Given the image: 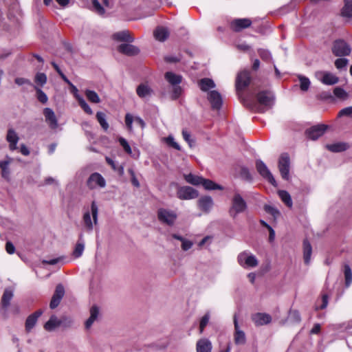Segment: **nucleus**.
<instances>
[{"label":"nucleus","mask_w":352,"mask_h":352,"mask_svg":"<svg viewBox=\"0 0 352 352\" xmlns=\"http://www.w3.org/2000/svg\"><path fill=\"white\" fill-rule=\"evenodd\" d=\"M347 63H348V60L346 58H338L335 61V65H336V68L338 69H342L346 67V66L347 65Z\"/></svg>","instance_id":"4d7b16f0"},{"label":"nucleus","mask_w":352,"mask_h":352,"mask_svg":"<svg viewBox=\"0 0 352 352\" xmlns=\"http://www.w3.org/2000/svg\"><path fill=\"white\" fill-rule=\"evenodd\" d=\"M60 300L61 299H60L58 298L52 296L50 304V308L55 309L56 307H58V305H59V303L60 302Z\"/></svg>","instance_id":"338daca9"},{"label":"nucleus","mask_w":352,"mask_h":352,"mask_svg":"<svg viewBox=\"0 0 352 352\" xmlns=\"http://www.w3.org/2000/svg\"><path fill=\"white\" fill-rule=\"evenodd\" d=\"M256 168L258 173L265 179H267L272 185L276 186V182L272 175L271 172L265 165V164L261 160H257L256 162Z\"/></svg>","instance_id":"9d476101"},{"label":"nucleus","mask_w":352,"mask_h":352,"mask_svg":"<svg viewBox=\"0 0 352 352\" xmlns=\"http://www.w3.org/2000/svg\"><path fill=\"white\" fill-rule=\"evenodd\" d=\"M278 194L282 201L289 208H292V201L289 192L286 190H279Z\"/></svg>","instance_id":"58836bf2"},{"label":"nucleus","mask_w":352,"mask_h":352,"mask_svg":"<svg viewBox=\"0 0 352 352\" xmlns=\"http://www.w3.org/2000/svg\"><path fill=\"white\" fill-rule=\"evenodd\" d=\"M75 98L78 100V102L79 105L80 106V107L84 110V111L86 113H87L89 115L93 114L92 109H91V107L89 106V104L86 102L85 99L81 96H80L78 94H75Z\"/></svg>","instance_id":"e433bc0d"},{"label":"nucleus","mask_w":352,"mask_h":352,"mask_svg":"<svg viewBox=\"0 0 352 352\" xmlns=\"http://www.w3.org/2000/svg\"><path fill=\"white\" fill-rule=\"evenodd\" d=\"M119 142L126 153H127L128 154H131L132 151L131 146H129V143L124 138H120Z\"/></svg>","instance_id":"5fc2aeb1"},{"label":"nucleus","mask_w":352,"mask_h":352,"mask_svg":"<svg viewBox=\"0 0 352 352\" xmlns=\"http://www.w3.org/2000/svg\"><path fill=\"white\" fill-rule=\"evenodd\" d=\"M12 297L13 290L10 288H6L1 298V305L3 309H6L8 308Z\"/></svg>","instance_id":"c85d7f7f"},{"label":"nucleus","mask_w":352,"mask_h":352,"mask_svg":"<svg viewBox=\"0 0 352 352\" xmlns=\"http://www.w3.org/2000/svg\"><path fill=\"white\" fill-rule=\"evenodd\" d=\"M65 294V289L62 285H58L53 296L62 299Z\"/></svg>","instance_id":"6e6d98bb"},{"label":"nucleus","mask_w":352,"mask_h":352,"mask_svg":"<svg viewBox=\"0 0 352 352\" xmlns=\"http://www.w3.org/2000/svg\"><path fill=\"white\" fill-rule=\"evenodd\" d=\"M157 216L158 221L164 225L173 226L177 219V214L175 211L160 208L157 210Z\"/></svg>","instance_id":"20e7f679"},{"label":"nucleus","mask_w":352,"mask_h":352,"mask_svg":"<svg viewBox=\"0 0 352 352\" xmlns=\"http://www.w3.org/2000/svg\"><path fill=\"white\" fill-rule=\"evenodd\" d=\"M210 320V313L207 312L200 320L199 331L203 333L204 328L208 324Z\"/></svg>","instance_id":"09e8293b"},{"label":"nucleus","mask_w":352,"mask_h":352,"mask_svg":"<svg viewBox=\"0 0 352 352\" xmlns=\"http://www.w3.org/2000/svg\"><path fill=\"white\" fill-rule=\"evenodd\" d=\"M299 80L300 89L304 91H307L310 85V80L309 78L302 76H300Z\"/></svg>","instance_id":"49530a36"},{"label":"nucleus","mask_w":352,"mask_h":352,"mask_svg":"<svg viewBox=\"0 0 352 352\" xmlns=\"http://www.w3.org/2000/svg\"><path fill=\"white\" fill-rule=\"evenodd\" d=\"M19 138L13 129H9L8 130L6 140L9 143V148L11 151H14L17 148V143Z\"/></svg>","instance_id":"a211bd4d"},{"label":"nucleus","mask_w":352,"mask_h":352,"mask_svg":"<svg viewBox=\"0 0 352 352\" xmlns=\"http://www.w3.org/2000/svg\"><path fill=\"white\" fill-rule=\"evenodd\" d=\"M113 38L119 41H126L131 43L134 41L133 37L131 35L130 32L127 30H124L115 33Z\"/></svg>","instance_id":"393cba45"},{"label":"nucleus","mask_w":352,"mask_h":352,"mask_svg":"<svg viewBox=\"0 0 352 352\" xmlns=\"http://www.w3.org/2000/svg\"><path fill=\"white\" fill-rule=\"evenodd\" d=\"M342 14L344 16L352 17V0H344Z\"/></svg>","instance_id":"a19ab883"},{"label":"nucleus","mask_w":352,"mask_h":352,"mask_svg":"<svg viewBox=\"0 0 352 352\" xmlns=\"http://www.w3.org/2000/svg\"><path fill=\"white\" fill-rule=\"evenodd\" d=\"M234 342L236 344H243L245 342V336L243 331L239 329V324L237 322L236 316H234Z\"/></svg>","instance_id":"6ab92c4d"},{"label":"nucleus","mask_w":352,"mask_h":352,"mask_svg":"<svg viewBox=\"0 0 352 352\" xmlns=\"http://www.w3.org/2000/svg\"><path fill=\"white\" fill-rule=\"evenodd\" d=\"M96 119L102 129L107 131L109 126L106 120V115L103 112L98 111L96 113Z\"/></svg>","instance_id":"4c0bfd02"},{"label":"nucleus","mask_w":352,"mask_h":352,"mask_svg":"<svg viewBox=\"0 0 352 352\" xmlns=\"http://www.w3.org/2000/svg\"><path fill=\"white\" fill-rule=\"evenodd\" d=\"M99 315V309L96 306H93L90 309V316L85 322L86 329H89L93 323L96 320Z\"/></svg>","instance_id":"c756f323"},{"label":"nucleus","mask_w":352,"mask_h":352,"mask_svg":"<svg viewBox=\"0 0 352 352\" xmlns=\"http://www.w3.org/2000/svg\"><path fill=\"white\" fill-rule=\"evenodd\" d=\"M327 129V126L324 124L316 125L307 129L306 134L309 139L316 140L324 134Z\"/></svg>","instance_id":"ddd939ff"},{"label":"nucleus","mask_w":352,"mask_h":352,"mask_svg":"<svg viewBox=\"0 0 352 352\" xmlns=\"http://www.w3.org/2000/svg\"><path fill=\"white\" fill-rule=\"evenodd\" d=\"M133 121L139 124L142 129L145 127V122L141 118L138 116L133 118L131 114L126 113L125 116V124L129 131L133 130L132 124Z\"/></svg>","instance_id":"aec40b11"},{"label":"nucleus","mask_w":352,"mask_h":352,"mask_svg":"<svg viewBox=\"0 0 352 352\" xmlns=\"http://www.w3.org/2000/svg\"><path fill=\"white\" fill-rule=\"evenodd\" d=\"M165 78L172 86L179 85L182 82V76L171 72L165 74Z\"/></svg>","instance_id":"72a5a7b5"},{"label":"nucleus","mask_w":352,"mask_h":352,"mask_svg":"<svg viewBox=\"0 0 352 352\" xmlns=\"http://www.w3.org/2000/svg\"><path fill=\"white\" fill-rule=\"evenodd\" d=\"M166 143L174 148L179 151L181 149L179 145L175 141V139L173 136L169 135L166 138Z\"/></svg>","instance_id":"052dcab7"},{"label":"nucleus","mask_w":352,"mask_h":352,"mask_svg":"<svg viewBox=\"0 0 352 352\" xmlns=\"http://www.w3.org/2000/svg\"><path fill=\"white\" fill-rule=\"evenodd\" d=\"M182 93V89L179 85L173 86V91L171 95L173 99L175 100L181 96Z\"/></svg>","instance_id":"8fccbe9b"},{"label":"nucleus","mask_w":352,"mask_h":352,"mask_svg":"<svg viewBox=\"0 0 352 352\" xmlns=\"http://www.w3.org/2000/svg\"><path fill=\"white\" fill-rule=\"evenodd\" d=\"M198 204L201 210L208 212L212 207L213 201L210 197L206 196L199 199Z\"/></svg>","instance_id":"b1692460"},{"label":"nucleus","mask_w":352,"mask_h":352,"mask_svg":"<svg viewBox=\"0 0 352 352\" xmlns=\"http://www.w3.org/2000/svg\"><path fill=\"white\" fill-rule=\"evenodd\" d=\"M239 264L243 268H253L258 265V262L254 255L248 251L241 252L237 257Z\"/></svg>","instance_id":"423d86ee"},{"label":"nucleus","mask_w":352,"mask_h":352,"mask_svg":"<svg viewBox=\"0 0 352 352\" xmlns=\"http://www.w3.org/2000/svg\"><path fill=\"white\" fill-rule=\"evenodd\" d=\"M42 314V311L38 310L28 317L25 321V329L28 331H30L34 327L37 319Z\"/></svg>","instance_id":"4be33fe9"},{"label":"nucleus","mask_w":352,"mask_h":352,"mask_svg":"<svg viewBox=\"0 0 352 352\" xmlns=\"http://www.w3.org/2000/svg\"><path fill=\"white\" fill-rule=\"evenodd\" d=\"M250 81V74L248 71L240 72L236 77V88L239 97L243 104L248 108H253L254 102L250 96H243L241 91L246 87Z\"/></svg>","instance_id":"f257e3e1"},{"label":"nucleus","mask_w":352,"mask_h":352,"mask_svg":"<svg viewBox=\"0 0 352 352\" xmlns=\"http://www.w3.org/2000/svg\"><path fill=\"white\" fill-rule=\"evenodd\" d=\"M93 10L100 15L104 14V8L100 4L98 0H92Z\"/></svg>","instance_id":"de8ad7c7"},{"label":"nucleus","mask_w":352,"mask_h":352,"mask_svg":"<svg viewBox=\"0 0 352 352\" xmlns=\"http://www.w3.org/2000/svg\"><path fill=\"white\" fill-rule=\"evenodd\" d=\"M206 190H223V187L210 179L203 178L201 184Z\"/></svg>","instance_id":"c9c22d12"},{"label":"nucleus","mask_w":352,"mask_h":352,"mask_svg":"<svg viewBox=\"0 0 352 352\" xmlns=\"http://www.w3.org/2000/svg\"><path fill=\"white\" fill-rule=\"evenodd\" d=\"M192 245V242L186 239L182 242V248L184 251L190 250Z\"/></svg>","instance_id":"0e129e2a"},{"label":"nucleus","mask_w":352,"mask_h":352,"mask_svg":"<svg viewBox=\"0 0 352 352\" xmlns=\"http://www.w3.org/2000/svg\"><path fill=\"white\" fill-rule=\"evenodd\" d=\"M241 176L245 179L250 180L252 179L249 170L245 167H242L240 172Z\"/></svg>","instance_id":"e2e57ef3"},{"label":"nucleus","mask_w":352,"mask_h":352,"mask_svg":"<svg viewBox=\"0 0 352 352\" xmlns=\"http://www.w3.org/2000/svg\"><path fill=\"white\" fill-rule=\"evenodd\" d=\"M87 186L90 190L103 188L106 186V181L102 175L94 173L88 177Z\"/></svg>","instance_id":"0eeeda50"},{"label":"nucleus","mask_w":352,"mask_h":352,"mask_svg":"<svg viewBox=\"0 0 352 352\" xmlns=\"http://www.w3.org/2000/svg\"><path fill=\"white\" fill-rule=\"evenodd\" d=\"M184 177L186 182L194 185V186H198L201 184V181H203V177H199L195 175H193L192 173L189 174H184Z\"/></svg>","instance_id":"f704fd0d"},{"label":"nucleus","mask_w":352,"mask_h":352,"mask_svg":"<svg viewBox=\"0 0 352 352\" xmlns=\"http://www.w3.org/2000/svg\"><path fill=\"white\" fill-rule=\"evenodd\" d=\"M334 95L339 98L344 99L347 97L346 92L341 87H336L333 90Z\"/></svg>","instance_id":"603ef678"},{"label":"nucleus","mask_w":352,"mask_h":352,"mask_svg":"<svg viewBox=\"0 0 352 352\" xmlns=\"http://www.w3.org/2000/svg\"><path fill=\"white\" fill-rule=\"evenodd\" d=\"M315 76L319 81L327 85H333L339 81L336 76L328 72L318 71L315 73Z\"/></svg>","instance_id":"9b49d317"},{"label":"nucleus","mask_w":352,"mask_h":352,"mask_svg":"<svg viewBox=\"0 0 352 352\" xmlns=\"http://www.w3.org/2000/svg\"><path fill=\"white\" fill-rule=\"evenodd\" d=\"M264 209L266 212L272 214L274 218H276L280 214L278 210L272 206L265 205Z\"/></svg>","instance_id":"864d4df0"},{"label":"nucleus","mask_w":352,"mask_h":352,"mask_svg":"<svg viewBox=\"0 0 352 352\" xmlns=\"http://www.w3.org/2000/svg\"><path fill=\"white\" fill-rule=\"evenodd\" d=\"M85 94L89 102L93 103H99L100 102V99L96 91L87 89Z\"/></svg>","instance_id":"37998d69"},{"label":"nucleus","mask_w":352,"mask_h":352,"mask_svg":"<svg viewBox=\"0 0 352 352\" xmlns=\"http://www.w3.org/2000/svg\"><path fill=\"white\" fill-rule=\"evenodd\" d=\"M339 116H350L352 118V107L342 109L338 113Z\"/></svg>","instance_id":"680f3d73"},{"label":"nucleus","mask_w":352,"mask_h":352,"mask_svg":"<svg viewBox=\"0 0 352 352\" xmlns=\"http://www.w3.org/2000/svg\"><path fill=\"white\" fill-rule=\"evenodd\" d=\"M252 320L256 326H262L270 323L272 317L265 313H256L252 316Z\"/></svg>","instance_id":"f3484780"},{"label":"nucleus","mask_w":352,"mask_h":352,"mask_svg":"<svg viewBox=\"0 0 352 352\" xmlns=\"http://www.w3.org/2000/svg\"><path fill=\"white\" fill-rule=\"evenodd\" d=\"M98 208L95 201L91 204V213L87 211L82 217V221L87 232H91L94 229V225L98 224Z\"/></svg>","instance_id":"7ed1b4c3"},{"label":"nucleus","mask_w":352,"mask_h":352,"mask_svg":"<svg viewBox=\"0 0 352 352\" xmlns=\"http://www.w3.org/2000/svg\"><path fill=\"white\" fill-rule=\"evenodd\" d=\"M290 160L287 153H283L278 160V169L283 179H289Z\"/></svg>","instance_id":"1a4fd4ad"},{"label":"nucleus","mask_w":352,"mask_h":352,"mask_svg":"<svg viewBox=\"0 0 352 352\" xmlns=\"http://www.w3.org/2000/svg\"><path fill=\"white\" fill-rule=\"evenodd\" d=\"M6 250L8 254H12L14 252L15 248L11 242L8 241L6 244Z\"/></svg>","instance_id":"774afa93"},{"label":"nucleus","mask_w":352,"mask_h":352,"mask_svg":"<svg viewBox=\"0 0 352 352\" xmlns=\"http://www.w3.org/2000/svg\"><path fill=\"white\" fill-rule=\"evenodd\" d=\"M252 23V21L248 18L236 19L231 22L230 28L234 32H240L245 28H249Z\"/></svg>","instance_id":"4468645a"},{"label":"nucleus","mask_w":352,"mask_h":352,"mask_svg":"<svg viewBox=\"0 0 352 352\" xmlns=\"http://www.w3.org/2000/svg\"><path fill=\"white\" fill-rule=\"evenodd\" d=\"M208 99L214 109H219L222 104L221 94L217 91H210L208 94Z\"/></svg>","instance_id":"dca6fc26"},{"label":"nucleus","mask_w":352,"mask_h":352,"mask_svg":"<svg viewBox=\"0 0 352 352\" xmlns=\"http://www.w3.org/2000/svg\"><path fill=\"white\" fill-rule=\"evenodd\" d=\"M258 54L263 60L268 61L271 59V54L268 50L261 49L258 50Z\"/></svg>","instance_id":"13d9d810"},{"label":"nucleus","mask_w":352,"mask_h":352,"mask_svg":"<svg viewBox=\"0 0 352 352\" xmlns=\"http://www.w3.org/2000/svg\"><path fill=\"white\" fill-rule=\"evenodd\" d=\"M136 92L140 98H144L151 96L153 93V90L148 85L140 84L137 87Z\"/></svg>","instance_id":"bb28decb"},{"label":"nucleus","mask_w":352,"mask_h":352,"mask_svg":"<svg viewBox=\"0 0 352 352\" xmlns=\"http://www.w3.org/2000/svg\"><path fill=\"white\" fill-rule=\"evenodd\" d=\"M198 85L203 91H207L210 89L215 87V83L214 81L208 78H204L199 80Z\"/></svg>","instance_id":"7c9ffc66"},{"label":"nucleus","mask_w":352,"mask_h":352,"mask_svg":"<svg viewBox=\"0 0 352 352\" xmlns=\"http://www.w3.org/2000/svg\"><path fill=\"white\" fill-rule=\"evenodd\" d=\"M212 344L208 339H201L197 343V352H211Z\"/></svg>","instance_id":"a878e982"},{"label":"nucleus","mask_w":352,"mask_h":352,"mask_svg":"<svg viewBox=\"0 0 352 352\" xmlns=\"http://www.w3.org/2000/svg\"><path fill=\"white\" fill-rule=\"evenodd\" d=\"M15 83L19 86H22L24 85H28L30 86H34L32 85L31 81L27 78H16L14 80Z\"/></svg>","instance_id":"bf43d9fd"},{"label":"nucleus","mask_w":352,"mask_h":352,"mask_svg":"<svg viewBox=\"0 0 352 352\" xmlns=\"http://www.w3.org/2000/svg\"><path fill=\"white\" fill-rule=\"evenodd\" d=\"M34 89L36 91L38 100L43 104H45L48 100L47 95L42 91L41 88L38 87L37 86L34 85Z\"/></svg>","instance_id":"c03bdc74"},{"label":"nucleus","mask_w":352,"mask_h":352,"mask_svg":"<svg viewBox=\"0 0 352 352\" xmlns=\"http://www.w3.org/2000/svg\"><path fill=\"white\" fill-rule=\"evenodd\" d=\"M8 166L9 165H6L3 168L1 169V176L7 180L9 179L10 173Z\"/></svg>","instance_id":"69168bd1"},{"label":"nucleus","mask_w":352,"mask_h":352,"mask_svg":"<svg viewBox=\"0 0 352 352\" xmlns=\"http://www.w3.org/2000/svg\"><path fill=\"white\" fill-rule=\"evenodd\" d=\"M60 320L56 316H52L50 320L45 324L44 328L48 331H52L56 327L60 326Z\"/></svg>","instance_id":"473e14b6"},{"label":"nucleus","mask_w":352,"mask_h":352,"mask_svg":"<svg viewBox=\"0 0 352 352\" xmlns=\"http://www.w3.org/2000/svg\"><path fill=\"white\" fill-rule=\"evenodd\" d=\"M198 195L197 190L190 186L179 187L177 192V197L182 200L195 199Z\"/></svg>","instance_id":"f8f14e48"},{"label":"nucleus","mask_w":352,"mask_h":352,"mask_svg":"<svg viewBox=\"0 0 352 352\" xmlns=\"http://www.w3.org/2000/svg\"><path fill=\"white\" fill-rule=\"evenodd\" d=\"M153 35L156 40L162 42L168 37L169 31L166 28L159 26L155 30Z\"/></svg>","instance_id":"5701e85b"},{"label":"nucleus","mask_w":352,"mask_h":352,"mask_svg":"<svg viewBox=\"0 0 352 352\" xmlns=\"http://www.w3.org/2000/svg\"><path fill=\"white\" fill-rule=\"evenodd\" d=\"M351 47L344 40L339 39L334 41L332 47V52L335 56H348L351 53Z\"/></svg>","instance_id":"6e6552de"},{"label":"nucleus","mask_w":352,"mask_h":352,"mask_svg":"<svg viewBox=\"0 0 352 352\" xmlns=\"http://www.w3.org/2000/svg\"><path fill=\"white\" fill-rule=\"evenodd\" d=\"M248 96H250L252 100L254 102L253 108H250V109H256L258 112H264L266 109L270 108L273 104L274 101V94L270 91H262L257 94L256 95V100L258 103V105L255 103V101L253 99L252 95H248Z\"/></svg>","instance_id":"f03ea898"},{"label":"nucleus","mask_w":352,"mask_h":352,"mask_svg":"<svg viewBox=\"0 0 352 352\" xmlns=\"http://www.w3.org/2000/svg\"><path fill=\"white\" fill-rule=\"evenodd\" d=\"M43 114L45 118V122L47 123L49 126L55 129L58 127V120L56 116L50 108H45L43 110Z\"/></svg>","instance_id":"2eb2a0df"},{"label":"nucleus","mask_w":352,"mask_h":352,"mask_svg":"<svg viewBox=\"0 0 352 352\" xmlns=\"http://www.w3.org/2000/svg\"><path fill=\"white\" fill-rule=\"evenodd\" d=\"M327 148L332 152H340L345 151L348 146L345 143H336L327 145Z\"/></svg>","instance_id":"ea45409f"},{"label":"nucleus","mask_w":352,"mask_h":352,"mask_svg":"<svg viewBox=\"0 0 352 352\" xmlns=\"http://www.w3.org/2000/svg\"><path fill=\"white\" fill-rule=\"evenodd\" d=\"M344 274L346 287H349L352 283V271L348 264H345L344 266Z\"/></svg>","instance_id":"79ce46f5"},{"label":"nucleus","mask_w":352,"mask_h":352,"mask_svg":"<svg viewBox=\"0 0 352 352\" xmlns=\"http://www.w3.org/2000/svg\"><path fill=\"white\" fill-rule=\"evenodd\" d=\"M182 135L184 139L188 144L190 147H192L195 145V142L191 138V135L188 131L184 129L182 131Z\"/></svg>","instance_id":"3c124183"},{"label":"nucleus","mask_w":352,"mask_h":352,"mask_svg":"<svg viewBox=\"0 0 352 352\" xmlns=\"http://www.w3.org/2000/svg\"><path fill=\"white\" fill-rule=\"evenodd\" d=\"M118 51L127 56L136 55L140 52L139 49L131 44L123 43L118 46Z\"/></svg>","instance_id":"412c9836"},{"label":"nucleus","mask_w":352,"mask_h":352,"mask_svg":"<svg viewBox=\"0 0 352 352\" xmlns=\"http://www.w3.org/2000/svg\"><path fill=\"white\" fill-rule=\"evenodd\" d=\"M83 235L80 234L79 235L78 241L75 246V248L73 252V255L75 258H79L82 256L84 249H85V243L82 239Z\"/></svg>","instance_id":"2f4dec72"},{"label":"nucleus","mask_w":352,"mask_h":352,"mask_svg":"<svg viewBox=\"0 0 352 352\" xmlns=\"http://www.w3.org/2000/svg\"><path fill=\"white\" fill-rule=\"evenodd\" d=\"M34 81L38 85L43 87L47 82V76L44 73H37Z\"/></svg>","instance_id":"a18cd8bd"},{"label":"nucleus","mask_w":352,"mask_h":352,"mask_svg":"<svg viewBox=\"0 0 352 352\" xmlns=\"http://www.w3.org/2000/svg\"><path fill=\"white\" fill-rule=\"evenodd\" d=\"M312 247L307 239L303 241V258L305 263L308 265L311 261Z\"/></svg>","instance_id":"cd10ccee"},{"label":"nucleus","mask_w":352,"mask_h":352,"mask_svg":"<svg viewBox=\"0 0 352 352\" xmlns=\"http://www.w3.org/2000/svg\"><path fill=\"white\" fill-rule=\"evenodd\" d=\"M247 209V204L241 195L236 192L232 199V204L229 210V213L232 218H236V216L245 212Z\"/></svg>","instance_id":"39448f33"}]
</instances>
